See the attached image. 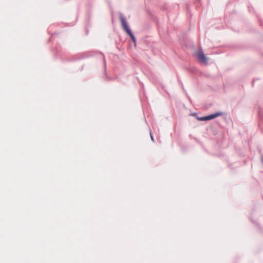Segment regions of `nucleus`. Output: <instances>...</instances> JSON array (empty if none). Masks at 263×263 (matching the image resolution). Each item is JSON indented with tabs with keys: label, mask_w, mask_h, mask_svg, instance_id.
<instances>
[{
	"label": "nucleus",
	"mask_w": 263,
	"mask_h": 263,
	"mask_svg": "<svg viewBox=\"0 0 263 263\" xmlns=\"http://www.w3.org/2000/svg\"><path fill=\"white\" fill-rule=\"evenodd\" d=\"M150 136H151V140L154 142V137L152 134V133H151V131L150 132Z\"/></svg>",
	"instance_id": "20e7f679"
},
{
	"label": "nucleus",
	"mask_w": 263,
	"mask_h": 263,
	"mask_svg": "<svg viewBox=\"0 0 263 263\" xmlns=\"http://www.w3.org/2000/svg\"><path fill=\"white\" fill-rule=\"evenodd\" d=\"M120 20L121 21V23L123 29L127 32V33L131 37L132 41L133 42L136 44V39L135 36H134V34L132 32L131 30L130 29L129 27L128 26V24L126 21L125 18H124V16L122 14H120Z\"/></svg>",
	"instance_id": "f257e3e1"
},
{
	"label": "nucleus",
	"mask_w": 263,
	"mask_h": 263,
	"mask_svg": "<svg viewBox=\"0 0 263 263\" xmlns=\"http://www.w3.org/2000/svg\"><path fill=\"white\" fill-rule=\"evenodd\" d=\"M196 54L199 61V62L203 64H206L208 63V58L203 53V51L201 50L199 51H197L196 52Z\"/></svg>",
	"instance_id": "f03ea898"
},
{
	"label": "nucleus",
	"mask_w": 263,
	"mask_h": 263,
	"mask_svg": "<svg viewBox=\"0 0 263 263\" xmlns=\"http://www.w3.org/2000/svg\"><path fill=\"white\" fill-rule=\"evenodd\" d=\"M259 116H261V112L260 111H259Z\"/></svg>",
	"instance_id": "39448f33"
},
{
	"label": "nucleus",
	"mask_w": 263,
	"mask_h": 263,
	"mask_svg": "<svg viewBox=\"0 0 263 263\" xmlns=\"http://www.w3.org/2000/svg\"><path fill=\"white\" fill-rule=\"evenodd\" d=\"M222 114L221 112H217L215 114L210 115L198 118V120L200 121H208L213 119L217 117L221 116Z\"/></svg>",
	"instance_id": "7ed1b4c3"
}]
</instances>
